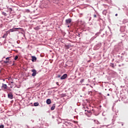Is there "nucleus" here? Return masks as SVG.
<instances>
[{
	"label": "nucleus",
	"mask_w": 128,
	"mask_h": 128,
	"mask_svg": "<svg viewBox=\"0 0 128 128\" xmlns=\"http://www.w3.org/2000/svg\"><path fill=\"white\" fill-rule=\"evenodd\" d=\"M8 85L6 84H4V82L2 84V89H4V90H6L7 89Z\"/></svg>",
	"instance_id": "nucleus-7"
},
{
	"label": "nucleus",
	"mask_w": 128,
	"mask_h": 128,
	"mask_svg": "<svg viewBox=\"0 0 128 128\" xmlns=\"http://www.w3.org/2000/svg\"><path fill=\"white\" fill-rule=\"evenodd\" d=\"M90 19H91V18H90Z\"/></svg>",
	"instance_id": "nucleus-50"
},
{
	"label": "nucleus",
	"mask_w": 128,
	"mask_h": 128,
	"mask_svg": "<svg viewBox=\"0 0 128 128\" xmlns=\"http://www.w3.org/2000/svg\"><path fill=\"white\" fill-rule=\"evenodd\" d=\"M26 126L27 128H30V126H28V124H26Z\"/></svg>",
	"instance_id": "nucleus-32"
},
{
	"label": "nucleus",
	"mask_w": 128,
	"mask_h": 128,
	"mask_svg": "<svg viewBox=\"0 0 128 128\" xmlns=\"http://www.w3.org/2000/svg\"><path fill=\"white\" fill-rule=\"evenodd\" d=\"M55 107H56V104H52V106L50 108L51 110H55Z\"/></svg>",
	"instance_id": "nucleus-12"
},
{
	"label": "nucleus",
	"mask_w": 128,
	"mask_h": 128,
	"mask_svg": "<svg viewBox=\"0 0 128 128\" xmlns=\"http://www.w3.org/2000/svg\"><path fill=\"white\" fill-rule=\"evenodd\" d=\"M14 82H12V83Z\"/></svg>",
	"instance_id": "nucleus-51"
},
{
	"label": "nucleus",
	"mask_w": 128,
	"mask_h": 128,
	"mask_svg": "<svg viewBox=\"0 0 128 128\" xmlns=\"http://www.w3.org/2000/svg\"><path fill=\"white\" fill-rule=\"evenodd\" d=\"M126 60L128 61V57H127V58H126Z\"/></svg>",
	"instance_id": "nucleus-33"
},
{
	"label": "nucleus",
	"mask_w": 128,
	"mask_h": 128,
	"mask_svg": "<svg viewBox=\"0 0 128 128\" xmlns=\"http://www.w3.org/2000/svg\"><path fill=\"white\" fill-rule=\"evenodd\" d=\"M70 26H68V27H69Z\"/></svg>",
	"instance_id": "nucleus-53"
},
{
	"label": "nucleus",
	"mask_w": 128,
	"mask_h": 128,
	"mask_svg": "<svg viewBox=\"0 0 128 128\" xmlns=\"http://www.w3.org/2000/svg\"><path fill=\"white\" fill-rule=\"evenodd\" d=\"M2 14L4 15V16H7L8 14H6V12H2Z\"/></svg>",
	"instance_id": "nucleus-17"
},
{
	"label": "nucleus",
	"mask_w": 128,
	"mask_h": 128,
	"mask_svg": "<svg viewBox=\"0 0 128 128\" xmlns=\"http://www.w3.org/2000/svg\"><path fill=\"white\" fill-rule=\"evenodd\" d=\"M119 67H121V66H124V64H121L120 65H118Z\"/></svg>",
	"instance_id": "nucleus-28"
},
{
	"label": "nucleus",
	"mask_w": 128,
	"mask_h": 128,
	"mask_svg": "<svg viewBox=\"0 0 128 128\" xmlns=\"http://www.w3.org/2000/svg\"><path fill=\"white\" fill-rule=\"evenodd\" d=\"M84 82V79H81L80 82L82 83Z\"/></svg>",
	"instance_id": "nucleus-25"
},
{
	"label": "nucleus",
	"mask_w": 128,
	"mask_h": 128,
	"mask_svg": "<svg viewBox=\"0 0 128 128\" xmlns=\"http://www.w3.org/2000/svg\"><path fill=\"white\" fill-rule=\"evenodd\" d=\"M104 36V33L103 34H102V35L101 36H102V38H103V36Z\"/></svg>",
	"instance_id": "nucleus-31"
},
{
	"label": "nucleus",
	"mask_w": 128,
	"mask_h": 128,
	"mask_svg": "<svg viewBox=\"0 0 128 128\" xmlns=\"http://www.w3.org/2000/svg\"><path fill=\"white\" fill-rule=\"evenodd\" d=\"M68 74H64L62 75V76H61L60 80H64L65 78H68Z\"/></svg>",
	"instance_id": "nucleus-2"
},
{
	"label": "nucleus",
	"mask_w": 128,
	"mask_h": 128,
	"mask_svg": "<svg viewBox=\"0 0 128 128\" xmlns=\"http://www.w3.org/2000/svg\"><path fill=\"white\" fill-rule=\"evenodd\" d=\"M102 31V29H100V32H98L97 33H96V36H99V34H100Z\"/></svg>",
	"instance_id": "nucleus-13"
},
{
	"label": "nucleus",
	"mask_w": 128,
	"mask_h": 128,
	"mask_svg": "<svg viewBox=\"0 0 128 128\" xmlns=\"http://www.w3.org/2000/svg\"><path fill=\"white\" fill-rule=\"evenodd\" d=\"M32 122H34V120H31Z\"/></svg>",
	"instance_id": "nucleus-39"
},
{
	"label": "nucleus",
	"mask_w": 128,
	"mask_h": 128,
	"mask_svg": "<svg viewBox=\"0 0 128 128\" xmlns=\"http://www.w3.org/2000/svg\"><path fill=\"white\" fill-rule=\"evenodd\" d=\"M114 58H112V61H114Z\"/></svg>",
	"instance_id": "nucleus-44"
},
{
	"label": "nucleus",
	"mask_w": 128,
	"mask_h": 128,
	"mask_svg": "<svg viewBox=\"0 0 128 128\" xmlns=\"http://www.w3.org/2000/svg\"><path fill=\"white\" fill-rule=\"evenodd\" d=\"M118 14H116V16H118Z\"/></svg>",
	"instance_id": "nucleus-42"
},
{
	"label": "nucleus",
	"mask_w": 128,
	"mask_h": 128,
	"mask_svg": "<svg viewBox=\"0 0 128 128\" xmlns=\"http://www.w3.org/2000/svg\"><path fill=\"white\" fill-rule=\"evenodd\" d=\"M87 112H88V113H90V114H92V110H87Z\"/></svg>",
	"instance_id": "nucleus-27"
},
{
	"label": "nucleus",
	"mask_w": 128,
	"mask_h": 128,
	"mask_svg": "<svg viewBox=\"0 0 128 128\" xmlns=\"http://www.w3.org/2000/svg\"><path fill=\"white\" fill-rule=\"evenodd\" d=\"M18 56H17V55L16 56H15L14 60H18Z\"/></svg>",
	"instance_id": "nucleus-23"
},
{
	"label": "nucleus",
	"mask_w": 128,
	"mask_h": 128,
	"mask_svg": "<svg viewBox=\"0 0 128 128\" xmlns=\"http://www.w3.org/2000/svg\"><path fill=\"white\" fill-rule=\"evenodd\" d=\"M46 103L47 104H51L52 103L51 99H50V98H48V99H46Z\"/></svg>",
	"instance_id": "nucleus-10"
},
{
	"label": "nucleus",
	"mask_w": 128,
	"mask_h": 128,
	"mask_svg": "<svg viewBox=\"0 0 128 128\" xmlns=\"http://www.w3.org/2000/svg\"><path fill=\"white\" fill-rule=\"evenodd\" d=\"M105 90H106V88Z\"/></svg>",
	"instance_id": "nucleus-54"
},
{
	"label": "nucleus",
	"mask_w": 128,
	"mask_h": 128,
	"mask_svg": "<svg viewBox=\"0 0 128 128\" xmlns=\"http://www.w3.org/2000/svg\"><path fill=\"white\" fill-rule=\"evenodd\" d=\"M4 126L2 124H0V128H4Z\"/></svg>",
	"instance_id": "nucleus-21"
},
{
	"label": "nucleus",
	"mask_w": 128,
	"mask_h": 128,
	"mask_svg": "<svg viewBox=\"0 0 128 128\" xmlns=\"http://www.w3.org/2000/svg\"><path fill=\"white\" fill-rule=\"evenodd\" d=\"M10 57H6V60H7V61L10 62Z\"/></svg>",
	"instance_id": "nucleus-26"
},
{
	"label": "nucleus",
	"mask_w": 128,
	"mask_h": 128,
	"mask_svg": "<svg viewBox=\"0 0 128 128\" xmlns=\"http://www.w3.org/2000/svg\"><path fill=\"white\" fill-rule=\"evenodd\" d=\"M60 96L63 98L64 96H66V93H62V94H60Z\"/></svg>",
	"instance_id": "nucleus-14"
},
{
	"label": "nucleus",
	"mask_w": 128,
	"mask_h": 128,
	"mask_svg": "<svg viewBox=\"0 0 128 128\" xmlns=\"http://www.w3.org/2000/svg\"><path fill=\"white\" fill-rule=\"evenodd\" d=\"M24 38H26V35H25V34H24Z\"/></svg>",
	"instance_id": "nucleus-41"
},
{
	"label": "nucleus",
	"mask_w": 128,
	"mask_h": 128,
	"mask_svg": "<svg viewBox=\"0 0 128 128\" xmlns=\"http://www.w3.org/2000/svg\"><path fill=\"white\" fill-rule=\"evenodd\" d=\"M78 36H80V33H78Z\"/></svg>",
	"instance_id": "nucleus-38"
},
{
	"label": "nucleus",
	"mask_w": 128,
	"mask_h": 128,
	"mask_svg": "<svg viewBox=\"0 0 128 128\" xmlns=\"http://www.w3.org/2000/svg\"><path fill=\"white\" fill-rule=\"evenodd\" d=\"M32 76H36V68H33L32 70Z\"/></svg>",
	"instance_id": "nucleus-3"
},
{
	"label": "nucleus",
	"mask_w": 128,
	"mask_h": 128,
	"mask_svg": "<svg viewBox=\"0 0 128 128\" xmlns=\"http://www.w3.org/2000/svg\"><path fill=\"white\" fill-rule=\"evenodd\" d=\"M34 29H35V30H38L39 29H40V26H36L35 28H34Z\"/></svg>",
	"instance_id": "nucleus-19"
},
{
	"label": "nucleus",
	"mask_w": 128,
	"mask_h": 128,
	"mask_svg": "<svg viewBox=\"0 0 128 128\" xmlns=\"http://www.w3.org/2000/svg\"><path fill=\"white\" fill-rule=\"evenodd\" d=\"M66 66H68V65H66V66H64V67H66Z\"/></svg>",
	"instance_id": "nucleus-47"
},
{
	"label": "nucleus",
	"mask_w": 128,
	"mask_h": 128,
	"mask_svg": "<svg viewBox=\"0 0 128 128\" xmlns=\"http://www.w3.org/2000/svg\"><path fill=\"white\" fill-rule=\"evenodd\" d=\"M72 19L70 18H69L68 19L66 20V24H70V22H72Z\"/></svg>",
	"instance_id": "nucleus-4"
},
{
	"label": "nucleus",
	"mask_w": 128,
	"mask_h": 128,
	"mask_svg": "<svg viewBox=\"0 0 128 128\" xmlns=\"http://www.w3.org/2000/svg\"><path fill=\"white\" fill-rule=\"evenodd\" d=\"M37 60V57L36 56H32V62H36Z\"/></svg>",
	"instance_id": "nucleus-6"
},
{
	"label": "nucleus",
	"mask_w": 128,
	"mask_h": 128,
	"mask_svg": "<svg viewBox=\"0 0 128 128\" xmlns=\"http://www.w3.org/2000/svg\"><path fill=\"white\" fill-rule=\"evenodd\" d=\"M8 98H9L10 99H13L14 98V96L12 93H8Z\"/></svg>",
	"instance_id": "nucleus-5"
},
{
	"label": "nucleus",
	"mask_w": 128,
	"mask_h": 128,
	"mask_svg": "<svg viewBox=\"0 0 128 128\" xmlns=\"http://www.w3.org/2000/svg\"><path fill=\"white\" fill-rule=\"evenodd\" d=\"M10 88H12V86H11Z\"/></svg>",
	"instance_id": "nucleus-52"
},
{
	"label": "nucleus",
	"mask_w": 128,
	"mask_h": 128,
	"mask_svg": "<svg viewBox=\"0 0 128 128\" xmlns=\"http://www.w3.org/2000/svg\"><path fill=\"white\" fill-rule=\"evenodd\" d=\"M12 11V8H8L7 12H8L10 14H11Z\"/></svg>",
	"instance_id": "nucleus-11"
},
{
	"label": "nucleus",
	"mask_w": 128,
	"mask_h": 128,
	"mask_svg": "<svg viewBox=\"0 0 128 128\" xmlns=\"http://www.w3.org/2000/svg\"><path fill=\"white\" fill-rule=\"evenodd\" d=\"M108 90H109V91H110V90L111 92H112V90L111 89V88H110V89H108Z\"/></svg>",
	"instance_id": "nucleus-35"
},
{
	"label": "nucleus",
	"mask_w": 128,
	"mask_h": 128,
	"mask_svg": "<svg viewBox=\"0 0 128 128\" xmlns=\"http://www.w3.org/2000/svg\"><path fill=\"white\" fill-rule=\"evenodd\" d=\"M107 12V10H104V11L102 12V14L104 15H106Z\"/></svg>",
	"instance_id": "nucleus-15"
},
{
	"label": "nucleus",
	"mask_w": 128,
	"mask_h": 128,
	"mask_svg": "<svg viewBox=\"0 0 128 128\" xmlns=\"http://www.w3.org/2000/svg\"><path fill=\"white\" fill-rule=\"evenodd\" d=\"M94 122H96V120H94Z\"/></svg>",
	"instance_id": "nucleus-46"
},
{
	"label": "nucleus",
	"mask_w": 128,
	"mask_h": 128,
	"mask_svg": "<svg viewBox=\"0 0 128 128\" xmlns=\"http://www.w3.org/2000/svg\"><path fill=\"white\" fill-rule=\"evenodd\" d=\"M120 88H123V86H122V85H121V86H120Z\"/></svg>",
	"instance_id": "nucleus-45"
},
{
	"label": "nucleus",
	"mask_w": 128,
	"mask_h": 128,
	"mask_svg": "<svg viewBox=\"0 0 128 128\" xmlns=\"http://www.w3.org/2000/svg\"><path fill=\"white\" fill-rule=\"evenodd\" d=\"M106 126V127H108V126Z\"/></svg>",
	"instance_id": "nucleus-56"
},
{
	"label": "nucleus",
	"mask_w": 128,
	"mask_h": 128,
	"mask_svg": "<svg viewBox=\"0 0 128 128\" xmlns=\"http://www.w3.org/2000/svg\"><path fill=\"white\" fill-rule=\"evenodd\" d=\"M52 2H54V4H58L60 2V0H50Z\"/></svg>",
	"instance_id": "nucleus-8"
},
{
	"label": "nucleus",
	"mask_w": 128,
	"mask_h": 128,
	"mask_svg": "<svg viewBox=\"0 0 128 128\" xmlns=\"http://www.w3.org/2000/svg\"><path fill=\"white\" fill-rule=\"evenodd\" d=\"M61 75H58V78H60Z\"/></svg>",
	"instance_id": "nucleus-34"
},
{
	"label": "nucleus",
	"mask_w": 128,
	"mask_h": 128,
	"mask_svg": "<svg viewBox=\"0 0 128 128\" xmlns=\"http://www.w3.org/2000/svg\"><path fill=\"white\" fill-rule=\"evenodd\" d=\"M9 61H8V60H6V61H4V64H8Z\"/></svg>",
	"instance_id": "nucleus-24"
},
{
	"label": "nucleus",
	"mask_w": 128,
	"mask_h": 128,
	"mask_svg": "<svg viewBox=\"0 0 128 128\" xmlns=\"http://www.w3.org/2000/svg\"><path fill=\"white\" fill-rule=\"evenodd\" d=\"M110 66H111V67H113V68H114V64L112 63V62H111V64H110Z\"/></svg>",
	"instance_id": "nucleus-22"
},
{
	"label": "nucleus",
	"mask_w": 128,
	"mask_h": 128,
	"mask_svg": "<svg viewBox=\"0 0 128 128\" xmlns=\"http://www.w3.org/2000/svg\"><path fill=\"white\" fill-rule=\"evenodd\" d=\"M17 29H22V28H12V29H10L9 32H15Z\"/></svg>",
	"instance_id": "nucleus-9"
},
{
	"label": "nucleus",
	"mask_w": 128,
	"mask_h": 128,
	"mask_svg": "<svg viewBox=\"0 0 128 128\" xmlns=\"http://www.w3.org/2000/svg\"><path fill=\"white\" fill-rule=\"evenodd\" d=\"M104 126H106V124H102V127H104Z\"/></svg>",
	"instance_id": "nucleus-36"
},
{
	"label": "nucleus",
	"mask_w": 128,
	"mask_h": 128,
	"mask_svg": "<svg viewBox=\"0 0 128 128\" xmlns=\"http://www.w3.org/2000/svg\"><path fill=\"white\" fill-rule=\"evenodd\" d=\"M101 46L102 43H98V44H96V46H94V50H99V48L101 47Z\"/></svg>",
	"instance_id": "nucleus-1"
},
{
	"label": "nucleus",
	"mask_w": 128,
	"mask_h": 128,
	"mask_svg": "<svg viewBox=\"0 0 128 128\" xmlns=\"http://www.w3.org/2000/svg\"><path fill=\"white\" fill-rule=\"evenodd\" d=\"M96 17H97V15H96V14H94V18H96Z\"/></svg>",
	"instance_id": "nucleus-29"
},
{
	"label": "nucleus",
	"mask_w": 128,
	"mask_h": 128,
	"mask_svg": "<svg viewBox=\"0 0 128 128\" xmlns=\"http://www.w3.org/2000/svg\"><path fill=\"white\" fill-rule=\"evenodd\" d=\"M64 124H71V122H68V121H65Z\"/></svg>",
	"instance_id": "nucleus-20"
},
{
	"label": "nucleus",
	"mask_w": 128,
	"mask_h": 128,
	"mask_svg": "<svg viewBox=\"0 0 128 128\" xmlns=\"http://www.w3.org/2000/svg\"><path fill=\"white\" fill-rule=\"evenodd\" d=\"M78 36V33H77L76 34V36H75L76 38V36Z\"/></svg>",
	"instance_id": "nucleus-30"
},
{
	"label": "nucleus",
	"mask_w": 128,
	"mask_h": 128,
	"mask_svg": "<svg viewBox=\"0 0 128 128\" xmlns=\"http://www.w3.org/2000/svg\"><path fill=\"white\" fill-rule=\"evenodd\" d=\"M107 96H110V93H108V94H107Z\"/></svg>",
	"instance_id": "nucleus-37"
},
{
	"label": "nucleus",
	"mask_w": 128,
	"mask_h": 128,
	"mask_svg": "<svg viewBox=\"0 0 128 128\" xmlns=\"http://www.w3.org/2000/svg\"><path fill=\"white\" fill-rule=\"evenodd\" d=\"M122 36H124L122 35Z\"/></svg>",
	"instance_id": "nucleus-55"
},
{
	"label": "nucleus",
	"mask_w": 128,
	"mask_h": 128,
	"mask_svg": "<svg viewBox=\"0 0 128 128\" xmlns=\"http://www.w3.org/2000/svg\"><path fill=\"white\" fill-rule=\"evenodd\" d=\"M52 118H53V119H54V116H52Z\"/></svg>",
	"instance_id": "nucleus-40"
},
{
	"label": "nucleus",
	"mask_w": 128,
	"mask_h": 128,
	"mask_svg": "<svg viewBox=\"0 0 128 128\" xmlns=\"http://www.w3.org/2000/svg\"><path fill=\"white\" fill-rule=\"evenodd\" d=\"M8 36V33H5L4 34V36H2V38H6V36Z\"/></svg>",
	"instance_id": "nucleus-16"
},
{
	"label": "nucleus",
	"mask_w": 128,
	"mask_h": 128,
	"mask_svg": "<svg viewBox=\"0 0 128 128\" xmlns=\"http://www.w3.org/2000/svg\"><path fill=\"white\" fill-rule=\"evenodd\" d=\"M108 28H109L110 30V26H108Z\"/></svg>",
	"instance_id": "nucleus-43"
},
{
	"label": "nucleus",
	"mask_w": 128,
	"mask_h": 128,
	"mask_svg": "<svg viewBox=\"0 0 128 128\" xmlns=\"http://www.w3.org/2000/svg\"><path fill=\"white\" fill-rule=\"evenodd\" d=\"M56 84H58V82H56Z\"/></svg>",
	"instance_id": "nucleus-48"
},
{
	"label": "nucleus",
	"mask_w": 128,
	"mask_h": 128,
	"mask_svg": "<svg viewBox=\"0 0 128 128\" xmlns=\"http://www.w3.org/2000/svg\"><path fill=\"white\" fill-rule=\"evenodd\" d=\"M34 106H39V103H38V102H35L34 103Z\"/></svg>",
	"instance_id": "nucleus-18"
},
{
	"label": "nucleus",
	"mask_w": 128,
	"mask_h": 128,
	"mask_svg": "<svg viewBox=\"0 0 128 128\" xmlns=\"http://www.w3.org/2000/svg\"><path fill=\"white\" fill-rule=\"evenodd\" d=\"M44 128H48V127H44Z\"/></svg>",
	"instance_id": "nucleus-49"
}]
</instances>
